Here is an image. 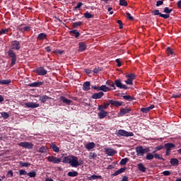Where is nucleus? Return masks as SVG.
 <instances>
[{"instance_id":"obj_1","label":"nucleus","mask_w":181,"mask_h":181,"mask_svg":"<svg viewBox=\"0 0 181 181\" xmlns=\"http://www.w3.org/2000/svg\"><path fill=\"white\" fill-rule=\"evenodd\" d=\"M63 160L62 163L64 164H71V166L73 168H77L78 166H81L83 164L82 160H78V157L76 156H66L63 157Z\"/></svg>"},{"instance_id":"obj_2","label":"nucleus","mask_w":181,"mask_h":181,"mask_svg":"<svg viewBox=\"0 0 181 181\" xmlns=\"http://www.w3.org/2000/svg\"><path fill=\"white\" fill-rule=\"evenodd\" d=\"M172 9L168 7L164 8L163 13L166 14H162V13L159 12V10H154L151 11V13L154 16H158L160 18H163V19H168L170 18V13H172Z\"/></svg>"},{"instance_id":"obj_3","label":"nucleus","mask_w":181,"mask_h":181,"mask_svg":"<svg viewBox=\"0 0 181 181\" xmlns=\"http://www.w3.org/2000/svg\"><path fill=\"white\" fill-rule=\"evenodd\" d=\"M62 156L61 158H57L54 156H49L46 158V160H47V162L52 164H59L62 163V159L63 158V157L66 156V153L62 154Z\"/></svg>"},{"instance_id":"obj_4","label":"nucleus","mask_w":181,"mask_h":181,"mask_svg":"<svg viewBox=\"0 0 181 181\" xmlns=\"http://www.w3.org/2000/svg\"><path fill=\"white\" fill-rule=\"evenodd\" d=\"M8 57L11 59V66H13L16 64V61L17 60V56L13 50L9 49L7 52Z\"/></svg>"},{"instance_id":"obj_5","label":"nucleus","mask_w":181,"mask_h":181,"mask_svg":"<svg viewBox=\"0 0 181 181\" xmlns=\"http://www.w3.org/2000/svg\"><path fill=\"white\" fill-rule=\"evenodd\" d=\"M117 136H125L126 138L132 137L134 136V133L132 132H127L126 130L124 129H119L117 131Z\"/></svg>"},{"instance_id":"obj_6","label":"nucleus","mask_w":181,"mask_h":181,"mask_svg":"<svg viewBox=\"0 0 181 181\" xmlns=\"http://www.w3.org/2000/svg\"><path fill=\"white\" fill-rule=\"evenodd\" d=\"M115 87H116L120 90H129V88L127 85L123 84L121 82L120 78H117V79L115 80Z\"/></svg>"},{"instance_id":"obj_7","label":"nucleus","mask_w":181,"mask_h":181,"mask_svg":"<svg viewBox=\"0 0 181 181\" xmlns=\"http://www.w3.org/2000/svg\"><path fill=\"white\" fill-rule=\"evenodd\" d=\"M125 78H127V79H126L124 83L127 86H133V84H134L133 81L136 78V76H135L134 74H127L125 76Z\"/></svg>"},{"instance_id":"obj_8","label":"nucleus","mask_w":181,"mask_h":181,"mask_svg":"<svg viewBox=\"0 0 181 181\" xmlns=\"http://www.w3.org/2000/svg\"><path fill=\"white\" fill-rule=\"evenodd\" d=\"M108 105H111L115 107H119L122 106L123 102L122 101H118V100H108L107 103Z\"/></svg>"},{"instance_id":"obj_9","label":"nucleus","mask_w":181,"mask_h":181,"mask_svg":"<svg viewBox=\"0 0 181 181\" xmlns=\"http://www.w3.org/2000/svg\"><path fill=\"white\" fill-rule=\"evenodd\" d=\"M24 107H25V108L35 109V108H38L40 107V105H39V103H35L33 102H28V103H25Z\"/></svg>"},{"instance_id":"obj_10","label":"nucleus","mask_w":181,"mask_h":181,"mask_svg":"<svg viewBox=\"0 0 181 181\" xmlns=\"http://www.w3.org/2000/svg\"><path fill=\"white\" fill-rule=\"evenodd\" d=\"M18 146L21 147H23L26 149H33V144L28 142V141H23L18 144Z\"/></svg>"},{"instance_id":"obj_11","label":"nucleus","mask_w":181,"mask_h":181,"mask_svg":"<svg viewBox=\"0 0 181 181\" xmlns=\"http://www.w3.org/2000/svg\"><path fill=\"white\" fill-rule=\"evenodd\" d=\"M103 151H105V153H106L108 156H114L117 153V152L112 148H103Z\"/></svg>"},{"instance_id":"obj_12","label":"nucleus","mask_w":181,"mask_h":181,"mask_svg":"<svg viewBox=\"0 0 181 181\" xmlns=\"http://www.w3.org/2000/svg\"><path fill=\"white\" fill-rule=\"evenodd\" d=\"M35 73L37 74L38 76H44L47 74V71L42 67H39L36 69Z\"/></svg>"},{"instance_id":"obj_13","label":"nucleus","mask_w":181,"mask_h":181,"mask_svg":"<svg viewBox=\"0 0 181 181\" xmlns=\"http://www.w3.org/2000/svg\"><path fill=\"white\" fill-rule=\"evenodd\" d=\"M11 49L14 50H20L21 46H20V42L18 41H13L11 45Z\"/></svg>"},{"instance_id":"obj_14","label":"nucleus","mask_w":181,"mask_h":181,"mask_svg":"<svg viewBox=\"0 0 181 181\" xmlns=\"http://www.w3.org/2000/svg\"><path fill=\"white\" fill-rule=\"evenodd\" d=\"M44 84V81H35L28 84V87L31 88H39Z\"/></svg>"},{"instance_id":"obj_15","label":"nucleus","mask_w":181,"mask_h":181,"mask_svg":"<svg viewBox=\"0 0 181 181\" xmlns=\"http://www.w3.org/2000/svg\"><path fill=\"white\" fill-rule=\"evenodd\" d=\"M135 151L136 152V156H143L145 153H146V152L143 151V146H141L136 147Z\"/></svg>"},{"instance_id":"obj_16","label":"nucleus","mask_w":181,"mask_h":181,"mask_svg":"<svg viewBox=\"0 0 181 181\" xmlns=\"http://www.w3.org/2000/svg\"><path fill=\"white\" fill-rule=\"evenodd\" d=\"M23 24H21L20 26H18V31H20L22 33H24L25 32H28L31 30V27L30 26H26V27H22L23 26ZM22 27V28H21Z\"/></svg>"},{"instance_id":"obj_17","label":"nucleus","mask_w":181,"mask_h":181,"mask_svg":"<svg viewBox=\"0 0 181 181\" xmlns=\"http://www.w3.org/2000/svg\"><path fill=\"white\" fill-rule=\"evenodd\" d=\"M78 52H84V50L87 49V45H86V43L83 42L78 43Z\"/></svg>"},{"instance_id":"obj_18","label":"nucleus","mask_w":181,"mask_h":181,"mask_svg":"<svg viewBox=\"0 0 181 181\" xmlns=\"http://www.w3.org/2000/svg\"><path fill=\"white\" fill-rule=\"evenodd\" d=\"M131 111H132V109L130 108H127V107L122 108V109H120V112L119 113V115H120V117H122V115L129 114Z\"/></svg>"},{"instance_id":"obj_19","label":"nucleus","mask_w":181,"mask_h":181,"mask_svg":"<svg viewBox=\"0 0 181 181\" xmlns=\"http://www.w3.org/2000/svg\"><path fill=\"white\" fill-rule=\"evenodd\" d=\"M46 40H47V35H46V33H41L38 34V35H37L38 41H44Z\"/></svg>"},{"instance_id":"obj_20","label":"nucleus","mask_w":181,"mask_h":181,"mask_svg":"<svg viewBox=\"0 0 181 181\" xmlns=\"http://www.w3.org/2000/svg\"><path fill=\"white\" fill-rule=\"evenodd\" d=\"M60 101L66 105H71L73 102L71 100L66 98L64 96H60Z\"/></svg>"},{"instance_id":"obj_21","label":"nucleus","mask_w":181,"mask_h":181,"mask_svg":"<svg viewBox=\"0 0 181 181\" xmlns=\"http://www.w3.org/2000/svg\"><path fill=\"white\" fill-rule=\"evenodd\" d=\"M109 105H108V103H103L101 105H98V107H97V110L104 111L105 110H107Z\"/></svg>"},{"instance_id":"obj_22","label":"nucleus","mask_w":181,"mask_h":181,"mask_svg":"<svg viewBox=\"0 0 181 181\" xmlns=\"http://www.w3.org/2000/svg\"><path fill=\"white\" fill-rule=\"evenodd\" d=\"M90 89V81H86L84 83H83V88L82 90L84 91H88Z\"/></svg>"},{"instance_id":"obj_23","label":"nucleus","mask_w":181,"mask_h":181,"mask_svg":"<svg viewBox=\"0 0 181 181\" xmlns=\"http://www.w3.org/2000/svg\"><path fill=\"white\" fill-rule=\"evenodd\" d=\"M84 147L86 148V149L90 151L95 148V144L93 142H89L88 144H86V145H84Z\"/></svg>"},{"instance_id":"obj_24","label":"nucleus","mask_w":181,"mask_h":181,"mask_svg":"<svg viewBox=\"0 0 181 181\" xmlns=\"http://www.w3.org/2000/svg\"><path fill=\"white\" fill-rule=\"evenodd\" d=\"M103 92H99L92 95V99L93 100H100L103 97Z\"/></svg>"},{"instance_id":"obj_25","label":"nucleus","mask_w":181,"mask_h":181,"mask_svg":"<svg viewBox=\"0 0 181 181\" xmlns=\"http://www.w3.org/2000/svg\"><path fill=\"white\" fill-rule=\"evenodd\" d=\"M97 115L98 116V118L103 119V118L107 117V112L105 110H100V112H98Z\"/></svg>"},{"instance_id":"obj_26","label":"nucleus","mask_w":181,"mask_h":181,"mask_svg":"<svg viewBox=\"0 0 181 181\" xmlns=\"http://www.w3.org/2000/svg\"><path fill=\"white\" fill-rule=\"evenodd\" d=\"M52 99L51 98H49V96L45 95H42L40 96L38 100H40V102L42 104H45L46 103V101H47L48 100Z\"/></svg>"},{"instance_id":"obj_27","label":"nucleus","mask_w":181,"mask_h":181,"mask_svg":"<svg viewBox=\"0 0 181 181\" xmlns=\"http://www.w3.org/2000/svg\"><path fill=\"white\" fill-rule=\"evenodd\" d=\"M153 108H154V105H151L148 107L141 108L140 111L144 114H147L148 112H149V111L152 110Z\"/></svg>"},{"instance_id":"obj_28","label":"nucleus","mask_w":181,"mask_h":181,"mask_svg":"<svg viewBox=\"0 0 181 181\" xmlns=\"http://www.w3.org/2000/svg\"><path fill=\"white\" fill-rule=\"evenodd\" d=\"M175 147V144L171 143L164 144V149H165V151H171Z\"/></svg>"},{"instance_id":"obj_29","label":"nucleus","mask_w":181,"mask_h":181,"mask_svg":"<svg viewBox=\"0 0 181 181\" xmlns=\"http://www.w3.org/2000/svg\"><path fill=\"white\" fill-rule=\"evenodd\" d=\"M125 170H127L126 167L121 168L120 169L116 170V172H115V173L112 174V176L116 177L120 175L121 173H123L124 172H125Z\"/></svg>"},{"instance_id":"obj_30","label":"nucleus","mask_w":181,"mask_h":181,"mask_svg":"<svg viewBox=\"0 0 181 181\" xmlns=\"http://www.w3.org/2000/svg\"><path fill=\"white\" fill-rule=\"evenodd\" d=\"M106 85H107V86L111 87V90H116V87L115 86V81H112V80H107V81H106Z\"/></svg>"},{"instance_id":"obj_31","label":"nucleus","mask_w":181,"mask_h":181,"mask_svg":"<svg viewBox=\"0 0 181 181\" xmlns=\"http://www.w3.org/2000/svg\"><path fill=\"white\" fill-rule=\"evenodd\" d=\"M50 148H51V149H52V151H54L55 153H59V147L54 143H51Z\"/></svg>"},{"instance_id":"obj_32","label":"nucleus","mask_w":181,"mask_h":181,"mask_svg":"<svg viewBox=\"0 0 181 181\" xmlns=\"http://www.w3.org/2000/svg\"><path fill=\"white\" fill-rule=\"evenodd\" d=\"M110 90H112L111 88H109L107 86L105 85H102L100 86L99 91H103L104 93H107V91H110Z\"/></svg>"},{"instance_id":"obj_33","label":"nucleus","mask_w":181,"mask_h":181,"mask_svg":"<svg viewBox=\"0 0 181 181\" xmlns=\"http://www.w3.org/2000/svg\"><path fill=\"white\" fill-rule=\"evenodd\" d=\"M11 79H0V84L1 86H6V85H9L11 83Z\"/></svg>"},{"instance_id":"obj_34","label":"nucleus","mask_w":181,"mask_h":181,"mask_svg":"<svg viewBox=\"0 0 181 181\" xmlns=\"http://www.w3.org/2000/svg\"><path fill=\"white\" fill-rule=\"evenodd\" d=\"M83 16L86 18V19H93L94 18V16L93 14H90V12L86 11L83 14Z\"/></svg>"},{"instance_id":"obj_35","label":"nucleus","mask_w":181,"mask_h":181,"mask_svg":"<svg viewBox=\"0 0 181 181\" xmlns=\"http://www.w3.org/2000/svg\"><path fill=\"white\" fill-rule=\"evenodd\" d=\"M69 34L74 35V37L76 38L79 37V36L81 35V33H79L77 30H73L71 31H69Z\"/></svg>"},{"instance_id":"obj_36","label":"nucleus","mask_w":181,"mask_h":181,"mask_svg":"<svg viewBox=\"0 0 181 181\" xmlns=\"http://www.w3.org/2000/svg\"><path fill=\"white\" fill-rule=\"evenodd\" d=\"M170 165H172V166H177L179 164V162L177 158H172L170 160Z\"/></svg>"},{"instance_id":"obj_37","label":"nucleus","mask_w":181,"mask_h":181,"mask_svg":"<svg viewBox=\"0 0 181 181\" xmlns=\"http://www.w3.org/2000/svg\"><path fill=\"white\" fill-rule=\"evenodd\" d=\"M138 170L140 172L145 173L146 168V167H144V165H143V163H140L138 164Z\"/></svg>"},{"instance_id":"obj_38","label":"nucleus","mask_w":181,"mask_h":181,"mask_svg":"<svg viewBox=\"0 0 181 181\" xmlns=\"http://www.w3.org/2000/svg\"><path fill=\"white\" fill-rule=\"evenodd\" d=\"M37 153H47V148L46 146H41L38 148Z\"/></svg>"},{"instance_id":"obj_39","label":"nucleus","mask_w":181,"mask_h":181,"mask_svg":"<svg viewBox=\"0 0 181 181\" xmlns=\"http://www.w3.org/2000/svg\"><path fill=\"white\" fill-rule=\"evenodd\" d=\"M18 163L20 164V166L22 168H28L29 166L31 165V164L28 162L23 163L22 161H20L18 162Z\"/></svg>"},{"instance_id":"obj_40","label":"nucleus","mask_w":181,"mask_h":181,"mask_svg":"<svg viewBox=\"0 0 181 181\" xmlns=\"http://www.w3.org/2000/svg\"><path fill=\"white\" fill-rule=\"evenodd\" d=\"M122 98H124V100H125L126 101H129V102L133 101L134 100L133 96L128 95L122 96Z\"/></svg>"},{"instance_id":"obj_41","label":"nucleus","mask_w":181,"mask_h":181,"mask_svg":"<svg viewBox=\"0 0 181 181\" xmlns=\"http://www.w3.org/2000/svg\"><path fill=\"white\" fill-rule=\"evenodd\" d=\"M77 176H78L77 171H71V172L68 173V177H76Z\"/></svg>"},{"instance_id":"obj_42","label":"nucleus","mask_w":181,"mask_h":181,"mask_svg":"<svg viewBox=\"0 0 181 181\" xmlns=\"http://www.w3.org/2000/svg\"><path fill=\"white\" fill-rule=\"evenodd\" d=\"M153 158H154V156L151 153H146V160H152Z\"/></svg>"},{"instance_id":"obj_43","label":"nucleus","mask_w":181,"mask_h":181,"mask_svg":"<svg viewBox=\"0 0 181 181\" xmlns=\"http://www.w3.org/2000/svg\"><path fill=\"white\" fill-rule=\"evenodd\" d=\"M153 155L154 158H156V159H158V160H165V158H163V157H160L159 156V154L156 153V151H153Z\"/></svg>"},{"instance_id":"obj_44","label":"nucleus","mask_w":181,"mask_h":181,"mask_svg":"<svg viewBox=\"0 0 181 181\" xmlns=\"http://www.w3.org/2000/svg\"><path fill=\"white\" fill-rule=\"evenodd\" d=\"M83 24L82 21L73 23V28H77L78 27H81Z\"/></svg>"},{"instance_id":"obj_45","label":"nucleus","mask_w":181,"mask_h":181,"mask_svg":"<svg viewBox=\"0 0 181 181\" xmlns=\"http://www.w3.org/2000/svg\"><path fill=\"white\" fill-rule=\"evenodd\" d=\"M1 118L4 119H7L9 117V115H8L6 112H1Z\"/></svg>"},{"instance_id":"obj_46","label":"nucleus","mask_w":181,"mask_h":181,"mask_svg":"<svg viewBox=\"0 0 181 181\" xmlns=\"http://www.w3.org/2000/svg\"><path fill=\"white\" fill-rule=\"evenodd\" d=\"M127 162H129V158H122L120 160V165H127Z\"/></svg>"},{"instance_id":"obj_47","label":"nucleus","mask_w":181,"mask_h":181,"mask_svg":"<svg viewBox=\"0 0 181 181\" xmlns=\"http://www.w3.org/2000/svg\"><path fill=\"white\" fill-rule=\"evenodd\" d=\"M26 175L31 178H33V177H36V172L31 171L30 173H28Z\"/></svg>"},{"instance_id":"obj_48","label":"nucleus","mask_w":181,"mask_h":181,"mask_svg":"<svg viewBox=\"0 0 181 181\" xmlns=\"http://www.w3.org/2000/svg\"><path fill=\"white\" fill-rule=\"evenodd\" d=\"M18 175L20 176H26V175H28V172L25 170H20L18 171Z\"/></svg>"},{"instance_id":"obj_49","label":"nucleus","mask_w":181,"mask_h":181,"mask_svg":"<svg viewBox=\"0 0 181 181\" xmlns=\"http://www.w3.org/2000/svg\"><path fill=\"white\" fill-rule=\"evenodd\" d=\"M8 32H9V28H3L1 30H0V35H6L8 33Z\"/></svg>"},{"instance_id":"obj_50","label":"nucleus","mask_w":181,"mask_h":181,"mask_svg":"<svg viewBox=\"0 0 181 181\" xmlns=\"http://www.w3.org/2000/svg\"><path fill=\"white\" fill-rule=\"evenodd\" d=\"M97 158V153H89V160L95 159Z\"/></svg>"},{"instance_id":"obj_51","label":"nucleus","mask_w":181,"mask_h":181,"mask_svg":"<svg viewBox=\"0 0 181 181\" xmlns=\"http://www.w3.org/2000/svg\"><path fill=\"white\" fill-rule=\"evenodd\" d=\"M90 177H91L92 179H94V180H97V179L103 180V176H101V175H90Z\"/></svg>"},{"instance_id":"obj_52","label":"nucleus","mask_w":181,"mask_h":181,"mask_svg":"<svg viewBox=\"0 0 181 181\" xmlns=\"http://www.w3.org/2000/svg\"><path fill=\"white\" fill-rule=\"evenodd\" d=\"M119 4L121 6H127V1L125 0H120Z\"/></svg>"},{"instance_id":"obj_53","label":"nucleus","mask_w":181,"mask_h":181,"mask_svg":"<svg viewBox=\"0 0 181 181\" xmlns=\"http://www.w3.org/2000/svg\"><path fill=\"white\" fill-rule=\"evenodd\" d=\"M126 18L129 21H134L133 16H132V15L129 13H126Z\"/></svg>"},{"instance_id":"obj_54","label":"nucleus","mask_w":181,"mask_h":181,"mask_svg":"<svg viewBox=\"0 0 181 181\" xmlns=\"http://www.w3.org/2000/svg\"><path fill=\"white\" fill-rule=\"evenodd\" d=\"M7 177H13V172L11 170L7 172Z\"/></svg>"},{"instance_id":"obj_55","label":"nucleus","mask_w":181,"mask_h":181,"mask_svg":"<svg viewBox=\"0 0 181 181\" xmlns=\"http://www.w3.org/2000/svg\"><path fill=\"white\" fill-rule=\"evenodd\" d=\"M166 52H167V54H168L170 55L173 54V50L170 47H168V48H167Z\"/></svg>"},{"instance_id":"obj_56","label":"nucleus","mask_w":181,"mask_h":181,"mask_svg":"<svg viewBox=\"0 0 181 181\" xmlns=\"http://www.w3.org/2000/svg\"><path fill=\"white\" fill-rule=\"evenodd\" d=\"M162 175L164 176H170V172L169 170H164L163 173H162Z\"/></svg>"},{"instance_id":"obj_57","label":"nucleus","mask_w":181,"mask_h":181,"mask_svg":"<svg viewBox=\"0 0 181 181\" xmlns=\"http://www.w3.org/2000/svg\"><path fill=\"white\" fill-rule=\"evenodd\" d=\"M101 71H102L101 68L97 67V68H95V69H93V73L98 74Z\"/></svg>"},{"instance_id":"obj_58","label":"nucleus","mask_w":181,"mask_h":181,"mask_svg":"<svg viewBox=\"0 0 181 181\" xmlns=\"http://www.w3.org/2000/svg\"><path fill=\"white\" fill-rule=\"evenodd\" d=\"M83 6V3H78L76 6V7H74V9L77 10L79 9L81 6Z\"/></svg>"},{"instance_id":"obj_59","label":"nucleus","mask_w":181,"mask_h":181,"mask_svg":"<svg viewBox=\"0 0 181 181\" xmlns=\"http://www.w3.org/2000/svg\"><path fill=\"white\" fill-rule=\"evenodd\" d=\"M116 23H117V24H119V28H120V29H122V28H123L122 21H121V20H117V21H116Z\"/></svg>"},{"instance_id":"obj_60","label":"nucleus","mask_w":181,"mask_h":181,"mask_svg":"<svg viewBox=\"0 0 181 181\" xmlns=\"http://www.w3.org/2000/svg\"><path fill=\"white\" fill-rule=\"evenodd\" d=\"M163 4V1H157V3L156 4V6L159 7Z\"/></svg>"},{"instance_id":"obj_61","label":"nucleus","mask_w":181,"mask_h":181,"mask_svg":"<svg viewBox=\"0 0 181 181\" xmlns=\"http://www.w3.org/2000/svg\"><path fill=\"white\" fill-rule=\"evenodd\" d=\"M151 151L148 147L143 148V152H145L146 153H148Z\"/></svg>"},{"instance_id":"obj_62","label":"nucleus","mask_w":181,"mask_h":181,"mask_svg":"<svg viewBox=\"0 0 181 181\" xmlns=\"http://www.w3.org/2000/svg\"><path fill=\"white\" fill-rule=\"evenodd\" d=\"M115 62L117 64V66H119V67L121 66V61H120V59H117Z\"/></svg>"},{"instance_id":"obj_63","label":"nucleus","mask_w":181,"mask_h":181,"mask_svg":"<svg viewBox=\"0 0 181 181\" xmlns=\"http://www.w3.org/2000/svg\"><path fill=\"white\" fill-rule=\"evenodd\" d=\"M177 6L180 8H181V0L178 1V2H177Z\"/></svg>"},{"instance_id":"obj_64","label":"nucleus","mask_w":181,"mask_h":181,"mask_svg":"<svg viewBox=\"0 0 181 181\" xmlns=\"http://www.w3.org/2000/svg\"><path fill=\"white\" fill-rule=\"evenodd\" d=\"M120 181H127V176L122 177V179Z\"/></svg>"}]
</instances>
